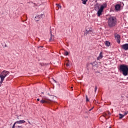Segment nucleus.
Masks as SVG:
<instances>
[{
  "instance_id": "obj_1",
  "label": "nucleus",
  "mask_w": 128,
  "mask_h": 128,
  "mask_svg": "<svg viewBox=\"0 0 128 128\" xmlns=\"http://www.w3.org/2000/svg\"><path fill=\"white\" fill-rule=\"evenodd\" d=\"M107 24L109 28H114L118 24V20L116 16H110L108 18Z\"/></svg>"
},
{
  "instance_id": "obj_2",
  "label": "nucleus",
  "mask_w": 128,
  "mask_h": 128,
  "mask_svg": "<svg viewBox=\"0 0 128 128\" xmlns=\"http://www.w3.org/2000/svg\"><path fill=\"white\" fill-rule=\"evenodd\" d=\"M118 70L124 76L128 75V66L126 64H121L119 66Z\"/></svg>"
},
{
  "instance_id": "obj_3",
  "label": "nucleus",
  "mask_w": 128,
  "mask_h": 128,
  "mask_svg": "<svg viewBox=\"0 0 128 128\" xmlns=\"http://www.w3.org/2000/svg\"><path fill=\"white\" fill-rule=\"evenodd\" d=\"M10 74V72L6 70H4L1 72L0 74V82L2 83L4 82V78L6 76H8Z\"/></svg>"
},
{
  "instance_id": "obj_4",
  "label": "nucleus",
  "mask_w": 128,
  "mask_h": 128,
  "mask_svg": "<svg viewBox=\"0 0 128 128\" xmlns=\"http://www.w3.org/2000/svg\"><path fill=\"white\" fill-rule=\"evenodd\" d=\"M108 6L106 3H104L103 4L101 5L100 8L97 12L98 16H100L102 14V12H104V8H106Z\"/></svg>"
},
{
  "instance_id": "obj_5",
  "label": "nucleus",
  "mask_w": 128,
  "mask_h": 128,
  "mask_svg": "<svg viewBox=\"0 0 128 128\" xmlns=\"http://www.w3.org/2000/svg\"><path fill=\"white\" fill-rule=\"evenodd\" d=\"M115 40L118 44H120V34H116L115 36Z\"/></svg>"
},
{
  "instance_id": "obj_6",
  "label": "nucleus",
  "mask_w": 128,
  "mask_h": 128,
  "mask_svg": "<svg viewBox=\"0 0 128 128\" xmlns=\"http://www.w3.org/2000/svg\"><path fill=\"white\" fill-rule=\"evenodd\" d=\"M86 33L84 34V36H86L88 34H92V36H94L95 33L92 32V30H89L88 31V30H86Z\"/></svg>"
},
{
  "instance_id": "obj_7",
  "label": "nucleus",
  "mask_w": 128,
  "mask_h": 128,
  "mask_svg": "<svg viewBox=\"0 0 128 128\" xmlns=\"http://www.w3.org/2000/svg\"><path fill=\"white\" fill-rule=\"evenodd\" d=\"M122 48L124 50H128V44H125L121 46Z\"/></svg>"
},
{
  "instance_id": "obj_8",
  "label": "nucleus",
  "mask_w": 128,
  "mask_h": 128,
  "mask_svg": "<svg viewBox=\"0 0 128 128\" xmlns=\"http://www.w3.org/2000/svg\"><path fill=\"white\" fill-rule=\"evenodd\" d=\"M104 58V56L102 55V52H100L98 56L97 57L96 60H102V58Z\"/></svg>"
},
{
  "instance_id": "obj_9",
  "label": "nucleus",
  "mask_w": 128,
  "mask_h": 128,
  "mask_svg": "<svg viewBox=\"0 0 128 128\" xmlns=\"http://www.w3.org/2000/svg\"><path fill=\"white\" fill-rule=\"evenodd\" d=\"M24 122H26V121L24 120H18V121L16 122V124H24Z\"/></svg>"
},
{
  "instance_id": "obj_10",
  "label": "nucleus",
  "mask_w": 128,
  "mask_h": 128,
  "mask_svg": "<svg viewBox=\"0 0 128 128\" xmlns=\"http://www.w3.org/2000/svg\"><path fill=\"white\" fill-rule=\"evenodd\" d=\"M40 104H50V102L42 98V100H40Z\"/></svg>"
},
{
  "instance_id": "obj_11",
  "label": "nucleus",
  "mask_w": 128,
  "mask_h": 128,
  "mask_svg": "<svg viewBox=\"0 0 128 128\" xmlns=\"http://www.w3.org/2000/svg\"><path fill=\"white\" fill-rule=\"evenodd\" d=\"M120 4H117L115 6L116 10H120Z\"/></svg>"
},
{
  "instance_id": "obj_12",
  "label": "nucleus",
  "mask_w": 128,
  "mask_h": 128,
  "mask_svg": "<svg viewBox=\"0 0 128 128\" xmlns=\"http://www.w3.org/2000/svg\"><path fill=\"white\" fill-rule=\"evenodd\" d=\"M50 42H51V40H54V36H52V34L50 32Z\"/></svg>"
},
{
  "instance_id": "obj_13",
  "label": "nucleus",
  "mask_w": 128,
  "mask_h": 128,
  "mask_svg": "<svg viewBox=\"0 0 128 128\" xmlns=\"http://www.w3.org/2000/svg\"><path fill=\"white\" fill-rule=\"evenodd\" d=\"M105 44L106 46H110V43L108 41H106L105 42Z\"/></svg>"
},
{
  "instance_id": "obj_14",
  "label": "nucleus",
  "mask_w": 128,
  "mask_h": 128,
  "mask_svg": "<svg viewBox=\"0 0 128 128\" xmlns=\"http://www.w3.org/2000/svg\"><path fill=\"white\" fill-rule=\"evenodd\" d=\"M97 64L98 63L96 62H93L92 63H90V64H92V66H97L96 64Z\"/></svg>"
},
{
  "instance_id": "obj_15",
  "label": "nucleus",
  "mask_w": 128,
  "mask_h": 128,
  "mask_svg": "<svg viewBox=\"0 0 128 128\" xmlns=\"http://www.w3.org/2000/svg\"><path fill=\"white\" fill-rule=\"evenodd\" d=\"M43 16H44V14H41L40 15H38V16H36L35 18H42Z\"/></svg>"
},
{
  "instance_id": "obj_16",
  "label": "nucleus",
  "mask_w": 128,
  "mask_h": 128,
  "mask_svg": "<svg viewBox=\"0 0 128 128\" xmlns=\"http://www.w3.org/2000/svg\"><path fill=\"white\" fill-rule=\"evenodd\" d=\"M118 116H120V117H119L120 120H122V118L124 116V115L121 114H119Z\"/></svg>"
},
{
  "instance_id": "obj_17",
  "label": "nucleus",
  "mask_w": 128,
  "mask_h": 128,
  "mask_svg": "<svg viewBox=\"0 0 128 128\" xmlns=\"http://www.w3.org/2000/svg\"><path fill=\"white\" fill-rule=\"evenodd\" d=\"M82 1L83 4H86V2H88V0H82Z\"/></svg>"
},
{
  "instance_id": "obj_18",
  "label": "nucleus",
  "mask_w": 128,
  "mask_h": 128,
  "mask_svg": "<svg viewBox=\"0 0 128 128\" xmlns=\"http://www.w3.org/2000/svg\"><path fill=\"white\" fill-rule=\"evenodd\" d=\"M16 128H22V126H18V125L16 124Z\"/></svg>"
},
{
  "instance_id": "obj_19",
  "label": "nucleus",
  "mask_w": 128,
  "mask_h": 128,
  "mask_svg": "<svg viewBox=\"0 0 128 128\" xmlns=\"http://www.w3.org/2000/svg\"><path fill=\"white\" fill-rule=\"evenodd\" d=\"M64 56H68V52L67 51L65 52L64 53Z\"/></svg>"
},
{
  "instance_id": "obj_20",
  "label": "nucleus",
  "mask_w": 128,
  "mask_h": 128,
  "mask_svg": "<svg viewBox=\"0 0 128 128\" xmlns=\"http://www.w3.org/2000/svg\"><path fill=\"white\" fill-rule=\"evenodd\" d=\"M16 122L14 123V124H13V126H12V128H16Z\"/></svg>"
},
{
  "instance_id": "obj_21",
  "label": "nucleus",
  "mask_w": 128,
  "mask_h": 128,
  "mask_svg": "<svg viewBox=\"0 0 128 128\" xmlns=\"http://www.w3.org/2000/svg\"><path fill=\"white\" fill-rule=\"evenodd\" d=\"M96 90H98V86H95V88H94V92H96Z\"/></svg>"
},
{
  "instance_id": "obj_22",
  "label": "nucleus",
  "mask_w": 128,
  "mask_h": 128,
  "mask_svg": "<svg viewBox=\"0 0 128 128\" xmlns=\"http://www.w3.org/2000/svg\"><path fill=\"white\" fill-rule=\"evenodd\" d=\"M95 6H96L97 8H100V4L98 3H96Z\"/></svg>"
},
{
  "instance_id": "obj_23",
  "label": "nucleus",
  "mask_w": 128,
  "mask_h": 128,
  "mask_svg": "<svg viewBox=\"0 0 128 128\" xmlns=\"http://www.w3.org/2000/svg\"><path fill=\"white\" fill-rule=\"evenodd\" d=\"M56 6H57L58 8H62V6H60V4H56Z\"/></svg>"
},
{
  "instance_id": "obj_24",
  "label": "nucleus",
  "mask_w": 128,
  "mask_h": 128,
  "mask_svg": "<svg viewBox=\"0 0 128 128\" xmlns=\"http://www.w3.org/2000/svg\"><path fill=\"white\" fill-rule=\"evenodd\" d=\"M56 6H57L58 8H62V6H60V4H56Z\"/></svg>"
},
{
  "instance_id": "obj_25",
  "label": "nucleus",
  "mask_w": 128,
  "mask_h": 128,
  "mask_svg": "<svg viewBox=\"0 0 128 128\" xmlns=\"http://www.w3.org/2000/svg\"><path fill=\"white\" fill-rule=\"evenodd\" d=\"M90 100H88V96H86V102H89Z\"/></svg>"
},
{
  "instance_id": "obj_26",
  "label": "nucleus",
  "mask_w": 128,
  "mask_h": 128,
  "mask_svg": "<svg viewBox=\"0 0 128 128\" xmlns=\"http://www.w3.org/2000/svg\"><path fill=\"white\" fill-rule=\"evenodd\" d=\"M35 20H36V22H38V18H36L35 17Z\"/></svg>"
},
{
  "instance_id": "obj_27",
  "label": "nucleus",
  "mask_w": 128,
  "mask_h": 128,
  "mask_svg": "<svg viewBox=\"0 0 128 128\" xmlns=\"http://www.w3.org/2000/svg\"><path fill=\"white\" fill-rule=\"evenodd\" d=\"M128 112H125L124 113V116H126V114H128Z\"/></svg>"
},
{
  "instance_id": "obj_28",
  "label": "nucleus",
  "mask_w": 128,
  "mask_h": 128,
  "mask_svg": "<svg viewBox=\"0 0 128 128\" xmlns=\"http://www.w3.org/2000/svg\"><path fill=\"white\" fill-rule=\"evenodd\" d=\"M66 66H70V63H66Z\"/></svg>"
},
{
  "instance_id": "obj_29",
  "label": "nucleus",
  "mask_w": 128,
  "mask_h": 128,
  "mask_svg": "<svg viewBox=\"0 0 128 128\" xmlns=\"http://www.w3.org/2000/svg\"><path fill=\"white\" fill-rule=\"evenodd\" d=\"M44 48V46H38V48Z\"/></svg>"
},
{
  "instance_id": "obj_30",
  "label": "nucleus",
  "mask_w": 128,
  "mask_h": 128,
  "mask_svg": "<svg viewBox=\"0 0 128 128\" xmlns=\"http://www.w3.org/2000/svg\"><path fill=\"white\" fill-rule=\"evenodd\" d=\"M2 84V82H0V86Z\"/></svg>"
},
{
  "instance_id": "obj_31",
  "label": "nucleus",
  "mask_w": 128,
  "mask_h": 128,
  "mask_svg": "<svg viewBox=\"0 0 128 128\" xmlns=\"http://www.w3.org/2000/svg\"><path fill=\"white\" fill-rule=\"evenodd\" d=\"M92 108H90L89 111L90 112V110H92Z\"/></svg>"
},
{
  "instance_id": "obj_32",
  "label": "nucleus",
  "mask_w": 128,
  "mask_h": 128,
  "mask_svg": "<svg viewBox=\"0 0 128 128\" xmlns=\"http://www.w3.org/2000/svg\"><path fill=\"white\" fill-rule=\"evenodd\" d=\"M37 100H38V102H40V98H37Z\"/></svg>"
},
{
  "instance_id": "obj_33",
  "label": "nucleus",
  "mask_w": 128,
  "mask_h": 128,
  "mask_svg": "<svg viewBox=\"0 0 128 128\" xmlns=\"http://www.w3.org/2000/svg\"><path fill=\"white\" fill-rule=\"evenodd\" d=\"M28 122L30 124H30V121H28Z\"/></svg>"
},
{
  "instance_id": "obj_34",
  "label": "nucleus",
  "mask_w": 128,
  "mask_h": 128,
  "mask_svg": "<svg viewBox=\"0 0 128 128\" xmlns=\"http://www.w3.org/2000/svg\"><path fill=\"white\" fill-rule=\"evenodd\" d=\"M54 82H56V80H54Z\"/></svg>"
},
{
  "instance_id": "obj_35",
  "label": "nucleus",
  "mask_w": 128,
  "mask_h": 128,
  "mask_svg": "<svg viewBox=\"0 0 128 128\" xmlns=\"http://www.w3.org/2000/svg\"><path fill=\"white\" fill-rule=\"evenodd\" d=\"M127 80H128V76L127 77Z\"/></svg>"
},
{
  "instance_id": "obj_36",
  "label": "nucleus",
  "mask_w": 128,
  "mask_h": 128,
  "mask_svg": "<svg viewBox=\"0 0 128 128\" xmlns=\"http://www.w3.org/2000/svg\"><path fill=\"white\" fill-rule=\"evenodd\" d=\"M5 46H6V45Z\"/></svg>"
},
{
  "instance_id": "obj_37",
  "label": "nucleus",
  "mask_w": 128,
  "mask_h": 128,
  "mask_svg": "<svg viewBox=\"0 0 128 128\" xmlns=\"http://www.w3.org/2000/svg\"><path fill=\"white\" fill-rule=\"evenodd\" d=\"M42 94H44V92H42Z\"/></svg>"
}]
</instances>
